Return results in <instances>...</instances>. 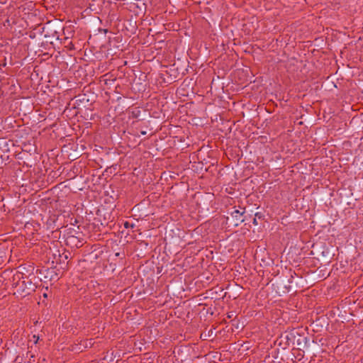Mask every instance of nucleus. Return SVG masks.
I'll list each match as a JSON object with an SVG mask.
<instances>
[{"label":"nucleus","instance_id":"nucleus-1","mask_svg":"<svg viewBox=\"0 0 363 363\" xmlns=\"http://www.w3.org/2000/svg\"><path fill=\"white\" fill-rule=\"evenodd\" d=\"M245 208H242V211L235 209L230 213V216L227 217V221L232 224L233 226H238L245 220Z\"/></svg>","mask_w":363,"mask_h":363},{"label":"nucleus","instance_id":"nucleus-2","mask_svg":"<svg viewBox=\"0 0 363 363\" xmlns=\"http://www.w3.org/2000/svg\"><path fill=\"white\" fill-rule=\"evenodd\" d=\"M289 282L291 283V284H292L294 282V276H293V274H291V277L289 279Z\"/></svg>","mask_w":363,"mask_h":363},{"label":"nucleus","instance_id":"nucleus-3","mask_svg":"<svg viewBox=\"0 0 363 363\" xmlns=\"http://www.w3.org/2000/svg\"><path fill=\"white\" fill-rule=\"evenodd\" d=\"M33 337L34 338V340H35V343H37V342H38V340L39 337H36L35 335H33Z\"/></svg>","mask_w":363,"mask_h":363}]
</instances>
